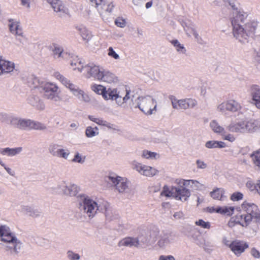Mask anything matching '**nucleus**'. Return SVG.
Segmentation results:
<instances>
[{
  "mask_svg": "<svg viewBox=\"0 0 260 260\" xmlns=\"http://www.w3.org/2000/svg\"><path fill=\"white\" fill-rule=\"evenodd\" d=\"M223 1L235 10L231 21L234 37L241 43L245 44L248 42L249 39L252 37L258 26L257 22H246L248 15L242 10L238 9V4L235 0Z\"/></svg>",
  "mask_w": 260,
  "mask_h": 260,
  "instance_id": "obj_1",
  "label": "nucleus"
},
{
  "mask_svg": "<svg viewBox=\"0 0 260 260\" xmlns=\"http://www.w3.org/2000/svg\"><path fill=\"white\" fill-rule=\"evenodd\" d=\"M77 199L79 210L89 218H93L98 211L103 212L107 205L106 202L95 201L83 194L77 196Z\"/></svg>",
  "mask_w": 260,
  "mask_h": 260,
  "instance_id": "obj_2",
  "label": "nucleus"
},
{
  "mask_svg": "<svg viewBox=\"0 0 260 260\" xmlns=\"http://www.w3.org/2000/svg\"><path fill=\"white\" fill-rule=\"evenodd\" d=\"M0 237L2 245L8 254L15 256L19 253L22 243L10 232L8 226H0Z\"/></svg>",
  "mask_w": 260,
  "mask_h": 260,
  "instance_id": "obj_3",
  "label": "nucleus"
},
{
  "mask_svg": "<svg viewBox=\"0 0 260 260\" xmlns=\"http://www.w3.org/2000/svg\"><path fill=\"white\" fill-rule=\"evenodd\" d=\"M10 124L15 128L21 130H45L46 125L40 122L20 117H12L10 120Z\"/></svg>",
  "mask_w": 260,
  "mask_h": 260,
  "instance_id": "obj_4",
  "label": "nucleus"
},
{
  "mask_svg": "<svg viewBox=\"0 0 260 260\" xmlns=\"http://www.w3.org/2000/svg\"><path fill=\"white\" fill-rule=\"evenodd\" d=\"M54 77L59 80L64 86L69 88L73 94L78 100L83 103H88L91 99L89 95L86 93L83 90L80 89L76 85L71 82V81L65 78L60 73L56 72L54 74Z\"/></svg>",
  "mask_w": 260,
  "mask_h": 260,
  "instance_id": "obj_5",
  "label": "nucleus"
},
{
  "mask_svg": "<svg viewBox=\"0 0 260 260\" xmlns=\"http://www.w3.org/2000/svg\"><path fill=\"white\" fill-rule=\"evenodd\" d=\"M242 209L243 213L240 215L241 224L243 226H247L254 219L255 221L259 217L260 211L255 204L244 202L242 205Z\"/></svg>",
  "mask_w": 260,
  "mask_h": 260,
  "instance_id": "obj_6",
  "label": "nucleus"
},
{
  "mask_svg": "<svg viewBox=\"0 0 260 260\" xmlns=\"http://www.w3.org/2000/svg\"><path fill=\"white\" fill-rule=\"evenodd\" d=\"M109 100L115 101L116 104L121 107H124L125 103L131 99V91L124 86L109 88Z\"/></svg>",
  "mask_w": 260,
  "mask_h": 260,
  "instance_id": "obj_7",
  "label": "nucleus"
},
{
  "mask_svg": "<svg viewBox=\"0 0 260 260\" xmlns=\"http://www.w3.org/2000/svg\"><path fill=\"white\" fill-rule=\"evenodd\" d=\"M40 92L43 96L55 103H60L63 101L60 95V90L58 86L52 82H46L40 87Z\"/></svg>",
  "mask_w": 260,
  "mask_h": 260,
  "instance_id": "obj_8",
  "label": "nucleus"
},
{
  "mask_svg": "<svg viewBox=\"0 0 260 260\" xmlns=\"http://www.w3.org/2000/svg\"><path fill=\"white\" fill-rule=\"evenodd\" d=\"M137 106L146 115H151L156 111V101L150 96H141L138 99Z\"/></svg>",
  "mask_w": 260,
  "mask_h": 260,
  "instance_id": "obj_9",
  "label": "nucleus"
},
{
  "mask_svg": "<svg viewBox=\"0 0 260 260\" xmlns=\"http://www.w3.org/2000/svg\"><path fill=\"white\" fill-rule=\"evenodd\" d=\"M162 194L166 197H173L176 200L186 201L190 196L189 189L180 186L178 187L172 188L169 190L167 187H164Z\"/></svg>",
  "mask_w": 260,
  "mask_h": 260,
  "instance_id": "obj_10",
  "label": "nucleus"
},
{
  "mask_svg": "<svg viewBox=\"0 0 260 260\" xmlns=\"http://www.w3.org/2000/svg\"><path fill=\"white\" fill-rule=\"evenodd\" d=\"M169 99L171 102L173 108L176 110H186L188 108H192L197 104V101L193 99L178 100L175 96L171 95Z\"/></svg>",
  "mask_w": 260,
  "mask_h": 260,
  "instance_id": "obj_11",
  "label": "nucleus"
},
{
  "mask_svg": "<svg viewBox=\"0 0 260 260\" xmlns=\"http://www.w3.org/2000/svg\"><path fill=\"white\" fill-rule=\"evenodd\" d=\"M102 69L93 63H89L85 66H81V68L78 67L79 72H83L85 76L87 78L93 77L98 80L99 74L101 73Z\"/></svg>",
  "mask_w": 260,
  "mask_h": 260,
  "instance_id": "obj_12",
  "label": "nucleus"
},
{
  "mask_svg": "<svg viewBox=\"0 0 260 260\" xmlns=\"http://www.w3.org/2000/svg\"><path fill=\"white\" fill-rule=\"evenodd\" d=\"M241 108L238 102L234 100H229L223 102L217 107V110L224 113L226 111L235 112L239 110Z\"/></svg>",
  "mask_w": 260,
  "mask_h": 260,
  "instance_id": "obj_13",
  "label": "nucleus"
},
{
  "mask_svg": "<svg viewBox=\"0 0 260 260\" xmlns=\"http://www.w3.org/2000/svg\"><path fill=\"white\" fill-rule=\"evenodd\" d=\"M109 180L119 192H124L128 189L127 182L124 178L119 176H109Z\"/></svg>",
  "mask_w": 260,
  "mask_h": 260,
  "instance_id": "obj_14",
  "label": "nucleus"
},
{
  "mask_svg": "<svg viewBox=\"0 0 260 260\" xmlns=\"http://www.w3.org/2000/svg\"><path fill=\"white\" fill-rule=\"evenodd\" d=\"M176 235L173 232H164L159 236L157 244L161 248L165 247L169 244L175 242Z\"/></svg>",
  "mask_w": 260,
  "mask_h": 260,
  "instance_id": "obj_15",
  "label": "nucleus"
},
{
  "mask_svg": "<svg viewBox=\"0 0 260 260\" xmlns=\"http://www.w3.org/2000/svg\"><path fill=\"white\" fill-rule=\"evenodd\" d=\"M51 5L54 11L60 16H63L69 14V9L65 7L62 2L60 0H46Z\"/></svg>",
  "mask_w": 260,
  "mask_h": 260,
  "instance_id": "obj_16",
  "label": "nucleus"
},
{
  "mask_svg": "<svg viewBox=\"0 0 260 260\" xmlns=\"http://www.w3.org/2000/svg\"><path fill=\"white\" fill-rule=\"evenodd\" d=\"M248 247V244L245 241L236 240L233 241L230 249L237 256H240Z\"/></svg>",
  "mask_w": 260,
  "mask_h": 260,
  "instance_id": "obj_17",
  "label": "nucleus"
},
{
  "mask_svg": "<svg viewBox=\"0 0 260 260\" xmlns=\"http://www.w3.org/2000/svg\"><path fill=\"white\" fill-rule=\"evenodd\" d=\"M8 26L10 31L13 35L15 36L23 37L22 28L19 21L15 19H10L9 20Z\"/></svg>",
  "mask_w": 260,
  "mask_h": 260,
  "instance_id": "obj_18",
  "label": "nucleus"
},
{
  "mask_svg": "<svg viewBox=\"0 0 260 260\" xmlns=\"http://www.w3.org/2000/svg\"><path fill=\"white\" fill-rule=\"evenodd\" d=\"M52 51L53 58L59 60L60 59H67L71 56L69 53L64 51L62 47L55 44H53Z\"/></svg>",
  "mask_w": 260,
  "mask_h": 260,
  "instance_id": "obj_19",
  "label": "nucleus"
},
{
  "mask_svg": "<svg viewBox=\"0 0 260 260\" xmlns=\"http://www.w3.org/2000/svg\"><path fill=\"white\" fill-rule=\"evenodd\" d=\"M98 80L111 84L117 82V78L111 72L102 69L101 73L99 74Z\"/></svg>",
  "mask_w": 260,
  "mask_h": 260,
  "instance_id": "obj_20",
  "label": "nucleus"
},
{
  "mask_svg": "<svg viewBox=\"0 0 260 260\" xmlns=\"http://www.w3.org/2000/svg\"><path fill=\"white\" fill-rule=\"evenodd\" d=\"M250 94L253 103L260 109V87L256 85H252L250 87Z\"/></svg>",
  "mask_w": 260,
  "mask_h": 260,
  "instance_id": "obj_21",
  "label": "nucleus"
},
{
  "mask_svg": "<svg viewBox=\"0 0 260 260\" xmlns=\"http://www.w3.org/2000/svg\"><path fill=\"white\" fill-rule=\"evenodd\" d=\"M79 188L77 185L67 182L62 196L70 197H75L77 194Z\"/></svg>",
  "mask_w": 260,
  "mask_h": 260,
  "instance_id": "obj_22",
  "label": "nucleus"
},
{
  "mask_svg": "<svg viewBox=\"0 0 260 260\" xmlns=\"http://www.w3.org/2000/svg\"><path fill=\"white\" fill-rule=\"evenodd\" d=\"M136 237H127L121 240L118 243L119 246L139 248Z\"/></svg>",
  "mask_w": 260,
  "mask_h": 260,
  "instance_id": "obj_23",
  "label": "nucleus"
},
{
  "mask_svg": "<svg viewBox=\"0 0 260 260\" xmlns=\"http://www.w3.org/2000/svg\"><path fill=\"white\" fill-rule=\"evenodd\" d=\"M228 129L230 131L234 133H246L244 120L240 121L237 122L231 123L228 126Z\"/></svg>",
  "mask_w": 260,
  "mask_h": 260,
  "instance_id": "obj_24",
  "label": "nucleus"
},
{
  "mask_svg": "<svg viewBox=\"0 0 260 260\" xmlns=\"http://www.w3.org/2000/svg\"><path fill=\"white\" fill-rule=\"evenodd\" d=\"M27 102L29 104L38 109L43 110L45 108L43 101L37 95H30L27 99Z\"/></svg>",
  "mask_w": 260,
  "mask_h": 260,
  "instance_id": "obj_25",
  "label": "nucleus"
},
{
  "mask_svg": "<svg viewBox=\"0 0 260 260\" xmlns=\"http://www.w3.org/2000/svg\"><path fill=\"white\" fill-rule=\"evenodd\" d=\"M14 66V63L6 61L2 58L0 61V75L12 72Z\"/></svg>",
  "mask_w": 260,
  "mask_h": 260,
  "instance_id": "obj_26",
  "label": "nucleus"
},
{
  "mask_svg": "<svg viewBox=\"0 0 260 260\" xmlns=\"http://www.w3.org/2000/svg\"><path fill=\"white\" fill-rule=\"evenodd\" d=\"M91 90L96 93L102 95L106 100H109V88L106 89V87L102 85L94 84L91 86Z\"/></svg>",
  "mask_w": 260,
  "mask_h": 260,
  "instance_id": "obj_27",
  "label": "nucleus"
},
{
  "mask_svg": "<svg viewBox=\"0 0 260 260\" xmlns=\"http://www.w3.org/2000/svg\"><path fill=\"white\" fill-rule=\"evenodd\" d=\"M103 8L100 9V7H96L98 11H99L100 15L102 17H104L106 15H108L110 14L114 7V5H113L112 3L110 2H107V0H106V2L102 3Z\"/></svg>",
  "mask_w": 260,
  "mask_h": 260,
  "instance_id": "obj_28",
  "label": "nucleus"
},
{
  "mask_svg": "<svg viewBox=\"0 0 260 260\" xmlns=\"http://www.w3.org/2000/svg\"><path fill=\"white\" fill-rule=\"evenodd\" d=\"M67 182L64 180L58 181L51 187V189L53 192L62 196Z\"/></svg>",
  "mask_w": 260,
  "mask_h": 260,
  "instance_id": "obj_29",
  "label": "nucleus"
},
{
  "mask_svg": "<svg viewBox=\"0 0 260 260\" xmlns=\"http://www.w3.org/2000/svg\"><path fill=\"white\" fill-rule=\"evenodd\" d=\"M22 147H17L14 148H6L0 149V154L3 155L8 156H14L20 153L22 151Z\"/></svg>",
  "mask_w": 260,
  "mask_h": 260,
  "instance_id": "obj_30",
  "label": "nucleus"
},
{
  "mask_svg": "<svg viewBox=\"0 0 260 260\" xmlns=\"http://www.w3.org/2000/svg\"><path fill=\"white\" fill-rule=\"evenodd\" d=\"M77 30L83 40H84L86 43H89L91 41L93 36L86 28L80 27L77 28Z\"/></svg>",
  "mask_w": 260,
  "mask_h": 260,
  "instance_id": "obj_31",
  "label": "nucleus"
},
{
  "mask_svg": "<svg viewBox=\"0 0 260 260\" xmlns=\"http://www.w3.org/2000/svg\"><path fill=\"white\" fill-rule=\"evenodd\" d=\"M139 248H143L147 245L149 242V236L146 233H143L136 237Z\"/></svg>",
  "mask_w": 260,
  "mask_h": 260,
  "instance_id": "obj_32",
  "label": "nucleus"
},
{
  "mask_svg": "<svg viewBox=\"0 0 260 260\" xmlns=\"http://www.w3.org/2000/svg\"><path fill=\"white\" fill-rule=\"evenodd\" d=\"M210 196L214 200L222 201L225 198L224 190L221 188H217L210 193Z\"/></svg>",
  "mask_w": 260,
  "mask_h": 260,
  "instance_id": "obj_33",
  "label": "nucleus"
},
{
  "mask_svg": "<svg viewBox=\"0 0 260 260\" xmlns=\"http://www.w3.org/2000/svg\"><path fill=\"white\" fill-rule=\"evenodd\" d=\"M205 147L209 149L222 148L226 146L224 142L217 141H208L206 142Z\"/></svg>",
  "mask_w": 260,
  "mask_h": 260,
  "instance_id": "obj_34",
  "label": "nucleus"
},
{
  "mask_svg": "<svg viewBox=\"0 0 260 260\" xmlns=\"http://www.w3.org/2000/svg\"><path fill=\"white\" fill-rule=\"evenodd\" d=\"M132 165L133 169L136 170L139 174L144 176L147 166L143 165L142 164L140 163L136 160L133 161L132 162Z\"/></svg>",
  "mask_w": 260,
  "mask_h": 260,
  "instance_id": "obj_35",
  "label": "nucleus"
},
{
  "mask_svg": "<svg viewBox=\"0 0 260 260\" xmlns=\"http://www.w3.org/2000/svg\"><path fill=\"white\" fill-rule=\"evenodd\" d=\"M210 126L215 133L221 134L222 135L225 134L224 128L221 126L216 120H212L210 123Z\"/></svg>",
  "mask_w": 260,
  "mask_h": 260,
  "instance_id": "obj_36",
  "label": "nucleus"
},
{
  "mask_svg": "<svg viewBox=\"0 0 260 260\" xmlns=\"http://www.w3.org/2000/svg\"><path fill=\"white\" fill-rule=\"evenodd\" d=\"M234 211V208L233 207H223L217 208L216 212L230 216L233 214Z\"/></svg>",
  "mask_w": 260,
  "mask_h": 260,
  "instance_id": "obj_37",
  "label": "nucleus"
},
{
  "mask_svg": "<svg viewBox=\"0 0 260 260\" xmlns=\"http://www.w3.org/2000/svg\"><path fill=\"white\" fill-rule=\"evenodd\" d=\"M70 154V152L68 149L59 148L56 152L55 157L62 158L64 159H68Z\"/></svg>",
  "mask_w": 260,
  "mask_h": 260,
  "instance_id": "obj_38",
  "label": "nucleus"
},
{
  "mask_svg": "<svg viewBox=\"0 0 260 260\" xmlns=\"http://www.w3.org/2000/svg\"><path fill=\"white\" fill-rule=\"evenodd\" d=\"M21 208L23 212L28 214L29 216L37 217L39 215V212L37 210H34L29 206H22Z\"/></svg>",
  "mask_w": 260,
  "mask_h": 260,
  "instance_id": "obj_39",
  "label": "nucleus"
},
{
  "mask_svg": "<svg viewBox=\"0 0 260 260\" xmlns=\"http://www.w3.org/2000/svg\"><path fill=\"white\" fill-rule=\"evenodd\" d=\"M99 134V128L97 127L87 126L85 131V135L88 138L94 137Z\"/></svg>",
  "mask_w": 260,
  "mask_h": 260,
  "instance_id": "obj_40",
  "label": "nucleus"
},
{
  "mask_svg": "<svg viewBox=\"0 0 260 260\" xmlns=\"http://www.w3.org/2000/svg\"><path fill=\"white\" fill-rule=\"evenodd\" d=\"M171 42L176 48V49L177 52L182 54L185 53L186 49L184 48L183 45L180 44L178 40H172Z\"/></svg>",
  "mask_w": 260,
  "mask_h": 260,
  "instance_id": "obj_41",
  "label": "nucleus"
},
{
  "mask_svg": "<svg viewBox=\"0 0 260 260\" xmlns=\"http://www.w3.org/2000/svg\"><path fill=\"white\" fill-rule=\"evenodd\" d=\"M254 165L260 168V151H257L250 155Z\"/></svg>",
  "mask_w": 260,
  "mask_h": 260,
  "instance_id": "obj_42",
  "label": "nucleus"
},
{
  "mask_svg": "<svg viewBox=\"0 0 260 260\" xmlns=\"http://www.w3.org/2000/svg\"><path fill=\"white\" fill-rule=\"evenodd\" d=\"M158 171L155 168L147 166L144 176L148 177H152L156 175L158 173Z\"/></svg>",
  "mask_w": 260,
  "mask_h": 260,
  "instance_id": "obj_43",
  "label": "nucleus"
},
{
  "mask_svg": "<svg viewBox=\"0 0 260 260\" xmlns=\"http://www.w3.org/2000/svg\"><path fill=\"white\" fill-rule=\"evenodd\" d=\"M141 156L144 158L153 159L156 158L158 155L155 152H152L148 150H144L142 151Z\"/></svg>",
  "mask_w": 260,
  "mask_h": 260,
  "instance_id": "obj_44",
  "label": "nucleus"
},
{
  "mask_svg": "<svg viewBox=\"0 0 260 260\" xmlns=\"http://www.w3.org/2000/svg\"><path fill=\"white\" fill-rule=\"evenodd\" d=\"M86 159V156L82 155L79 152H76L73 159H72V161L74 162H77L79 164H82L84 163Z\"/></svg>",
  "mask_w": 260,
  "mask_h": 260,
  "instance_id": "obj_45",
  "label": "nucleus"
},
{
  "mask_svg": "<svg viewBox=\"0 0 260 260\" xmlns=\"http://www.w3.org/2000/svg\"><path fill=\"white\" fill-rule=\"evenodd\" d=\"M82 61L78 57V56H75L73 58V59L70 61V64L72 67L75 66V67L73 68L74 70L76 69L78 70V67L81 68L82 65Z\"/></svg>",
  "mask_w": 260,
  "mask_h": 260,
  "instance_id": "obj_46",
  "label": "nucleus"
},
{
  "mask_svg": "<svg viewBox=\"0 0 260 260\" xmlns=\"http://www.w3.org/2000/svg\"><path fill=\"white\" fill-rule=\"evenodd\" d=\"M245 125V132H252L254 131L256 127V124L255 122L252 121H244Z\"/></svg>",
  "mask_w": 260,
  "mask_h": 260,
  "instance_id": "obj_47",
  "label": "nucleus"
},
{
  "mask_svg": "<svg viewBox=\"0 0 260 260\" xmlns=\"http://www.w3.org/2000/svg\"><path fill=\"white\" fill-rule=\"evenodd\" d=\"M115 24L118 27L124 28L126 26V22L122 17H117L115 20Z\"/></svg>",
  "mask_w": 260,
  "mask_h": 260,
  "instance_id": "obj_48",
  "label": "nucleus"
},
{
  "mask_svg": "<svg viewBox=\"0 0 260 260\" xmlns=\"http://www.w3.org/2000/svg\"><path fill=\"white\" fill-rule=\"evenodd\" d=\"M243 195L241 192H236L231 196V200L233 201H238L243 199Z\"/></svg>",
  "mask_w": 260,
  "mask_h": 260,
  "instance_id": "obj_49",
  "label": "nucleus"
},
{
  "mask_svg": "<svg viewBox=\"0 0 260 260\" xmlns=\"http://www.w3.org/2000/svg\"><path fill=\"white\" fill-rule=\"evenodd\" d=\"M196 224L204 229H209L210 228V223L209 222H205L202 219H200L196 222Z\"/></svg>",
  "mask_w": 260,
  "mask_h": 260,
  "instance_id": "obj_50",
  "label": "nucleus"
},
{
  "mask_svg": "<svg viewBox=\"0 0 260 260\" xmlns=\"http://www.w3.org/2000/svg\"><path fill=\"white\" fill-rule=\"evenodd\" d=\"M67 257L70 260H78L80 258V256L73 252L72 251H68L67 252Z\"/></svg>",
  "mask_w": 260,
  "mask_h": 260,
  "instance_id": "obj_51",
  "label": "nucleus"
},
{
  "mask_svg": "<svg viewBox=\"0 0 260 260\" xmlns=\"http://www.w3.org/2000/svg\"><path fill=\"white\" fill-rule=\"evenodd\" d=\"M106 0H90L91 5L92 6L94 7L95 8L100 7V9L103 8V6H102V3L106 2Z\"/></svg>",
  "mask_w": 260,
  "mask_h": 260,
  "instance_id": "obj_52",
  "label": "nucleus"
},
{
  "mask_svg": "<svg viewBox=\"0 0 260 260\" xmlns=\"http://www.w3.org/2000/svg\"><path fill=\"white\" fill-rule=\"evenodd\" d=\"M58 146L56 144H51L48 147L49 153L53 156H55L56 152L58 151Z\"/></svg>",
  "mask_w": 260,
  "mask_h": 260,
  "instance_id": "obj_53",
  "label": "nucleus"
},
{
  "mask_svg": "<svg viewBox=\"0 0 260 260\" xmlns=\"http://www.w3.org/2000/svg\"><path fill=\"white\" fill-rule=\"evenodd\" d=\"M108 51V54L110 57L114 58L115 59H118L119 58V55L115 52L112 47H109Z\"/></svg>",
  "mask_w": 260,
  "mask_h": 260,
  "instance_id": "obj_54",
  "label": "nucleus"
},
{
  "mask_svg": "<svg viewBox=\"0 0 260 260\" xmlns=\"http://www.w3.org/2000/svg\"><path fill=\"white\" fill-rule=\"evenodd\" d=\"M107 205L106 206V208L103 209V211H105V214L107 220L111 221L114 219V216H113L111 211L107 210Z\"/></svg>",
  "mask_w": 260,
  "mask_h": 260,
  "instance_id": "obj_55",
  "label": "nucleus"
},
{
  "mask_svg": "<svg viewBox=\"0 0 260 260\" xmlns=\"http://www.w3.org/2000/svg\"><path fill=\"white\" fill-rule=\"evenodd\" d=\"M88 118L90 120L96 123L98 125H102L104 120L101 118H96L92 115H89Z\"/></svg>",
  "mask_w": 260,
  "mask_h": 260,
  "instance_id": "obj_56",
  "label": "nucleus"
},
{
  "mask_svg": "<svg viewBox=\"0 0 260 260\" xmlns=\"http://www.w3.org/2000/svg\"><path fill=\"white\" fill-rule=\"evenodd\" d=\"M250 254L255 258H260V252L254 247L251 249Z\"/></svg>",
  "mask_w": 260,
  "mask_h": 260,
  "instance_id": "obj_57",
  "label": "nucleus"
},
{
  "mask_svg": "<svg viewBox=\"0 0 260 260\" xmlns=\"http://www.w3.org/2000/svg\"><path fill=\"white\" fill-rule=\"evenodd\" d=\"M196 164L198 169H205L207 167V164L201 159L197 160Z\"/></svg>",
  "mask_w": 260,
  "mask_h": 260,
  "instance_id": "obj_58",
  "label": "nucleus"
},
{
  "mask_svg": "<svg viewBox=\"0 0 260 260\" xmlns=\"http://www.w3.org/2000/svg\"><path fill=\"white\" fill-rule=\"evenodd\" d=\"M191 33L194 37L196 41L202 44L203 42V41L202 39V38L199 35V34L197 33V31L194 29H191Z\"/></svg>",
  "mask_w": 260,
  "mask_h": 260,
  "instance_id": "obj_59",
  "label": "nucleus"
},
{
  "mask_svg": "<svg viewBox=\"0 0 260 260\" xmlns=\"http://www.w3.org/2000/svg\"><path fill=\"white\" fill-rule=\"evenodd\" d=\"M182 183L183 184L182 186L189 189V188H192L193 182V180H183Z\"/></svg>",
  "mask_w": 260,
  "mask_h": 260,
  "instance_id": "obj_60",
  "label": "nucleus"
},
{
  "mask_svg": "<svg viewBox=\"0 0 260 260\" xmlns=\"http://www.w3.org/2000/svg\"><path fill=\"white\" fill-rule=\"evenodd\" d=\"M192 188L195 190H201L203 185L197 180H193Z\"/></svg>",
  "mask_w": 260,
  "mask_h": 260,
  "instance_id": "obj_61",
  "label": "nucleus"
},
{
  "mask_svg": "<svg viewBox=\"0 0 260 260\" xmlns=\"http://www.w3.org/2000/svg\"><path fill=\"white\" fill-rule=\"evenodd\" d=\"M222 243L228 247L231 248L232 244H233V241H231L228 239L227 237H224L222 240Z\"/></svg>",
  "mask_w": 260,
  "mask_h": 260,
  "instance_id": "obj_62",
  "label": "nucleus"
},
{
  "mask_svg": "<svg viewBox=\"0 0 260 260\" xmlns=\"http://www.w3.org/2000/svg\"><path fill=\"white\" fill-rule=\"evenodd\" d=\"M173 217L176 220L183 219L184 217V214H183V213L182 212L178 211V212H175L174 214Z\"/></svg>",
  "mask_w": 260,
  "mask_h": 260,
  "instance_id": "obj_63",
  "label": "nucleus"
},
{
  "mask_svg": "<svg viewBox=\"0 0 260 260\" xmlns=\"http://www.w3.org/2000/svg\"><path fill=\"white\" fill-rule=\"evenodd\" d=\"M159 260H175V258L172 255H160Z\"/></svg>",
  "mask_w": 260,
  "mask_h": 260,
  "instance_id": "obj_64",
  "label": "nucleus"
}]
</instances>
